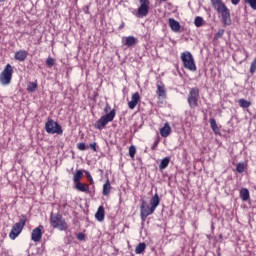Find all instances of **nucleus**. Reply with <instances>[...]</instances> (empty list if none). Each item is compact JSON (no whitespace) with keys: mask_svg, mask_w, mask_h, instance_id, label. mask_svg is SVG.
<instances>
[{"mask_svg":"<svg viewBox=\"0 0 256 256\" xmlns=\"http://www.w3.org/2000/svg\"><path fill=\"white\" fill-rule=\"evenodd\" d=\"M161 202V199H159V194L156 193L150 200V205L147 203V201L142 200L141 206H140V217L142 221H147V217L149 215H153L155 213V209L159 207V203Z\"/></svg>","mask_w":256,"mask_h":256,"instance_id":"f257e3e1","label":"nucleus"},{"mask_svg":"<svg viewBox=\"0 0 256 256\" xmlns=\"http://www.w3.org/2000/svg\"><path fill=\"white\" fill-rule=\"evenodd\" d=\"M110 111V112H109ZM104 112L106 113L102 116L96 123L94 124L95 129H99V131H103L105 127H107L108 123H111L113 119H115V109L111 110V106L109 104L104 108Z\"/></svg>","mask_w":256,"mask_h":256,"instance_id":"f03ea898","label":"nucleus"},{"mask_svg":"<svg viewBox=\"0 0 256 256\" xmlns=\"http://www.w3.org/2000/svg\"><path fill=\"white\" fill-rule=\"evenodd\" d=\"M50 225L54 229H59V231H67L68 229L67 222L63 219V216L61 214L51 213Z\"/></svg>","mask_w":256,"mask_h":256,"instance_id":"7ed1b4c3","label":"nucleus"},{"mask_svg":"<svg viewBox=\"0 0 256 256\" xmlns=\"http://www.w3.org/2000/svg\"><path fill=\"white\" fill-rule=\"evenodd\" d=\"M26 223H27V216L25 215L20 216L19 222L13 225L11 232L9 234V237L10 239H12V241H15V238L21 235V231H23V227H25Z\"/></svg>","mask_w":256,"mask_h":256,"instance_id":"20e7f679","label":"nucleus"},{"mask_svg":"<svg viewBox=\"0 0 256 256\" xmlns=\"http://www.w3.org/2000/svg\"><path fill=\"white\" fill-rule=\"evenodd\" d=\"M181 61L185 69L188 71H197V66L195 65V59L193 58V54L187 51L181 54Z\"/></svg>","mask_w":256,"mask_h":256,"instance_id":"39448f33","label":"nucleus"},{"mask_svg":"<svg viewBox=\"0 0 256 256\" xmlns=\"http://www.w3.org/2000/svg\"><path fill=\"white\" fill-rule=\"evenodd\" d=\"M13 79V66L7 64L3 71L0 73V83L3 86L11 85Z\"/></svg>","mask_w":256,"mask_h":256,"instance_id":"423d86ee","label":"nucleus"},{"mask_svg":"<svg viewBox=\"0 0 256 256\" xmlns=\"http://www.w3.org/2000/svg\"><path fill=\"white\" fill-rule=\"evenodd\" d=\"M45 131L50 135H61L63 133V128L60 124H58V122H55V120L48 118L47 122L45 123Z\"/></svg>","mask_w":256,"mask_h":256,"instance_id":"0eeeda50","label":"nucleus"},{"mask_svg":"<svg viewBox=\"0 0 256 256\" xmlns=\"http://www.w3.org/2000/svg\"><path fill=\"white\" fill-rule=\"evenodd\" d=\"M199 98H200L199 88L197 87L191 88L187 97V101L190 109H195L196 107H199Z\"/></svg>","mask_w":256,"mask_h":256,"instance_id":"6e6552de","label":"nucleus"},{"mask_svg":"<svg viewBox=\"0 0 256 256\" xmlns=\"http://www.w3.org/2000/svg\"><path fill=\"white\" fill-rule=\"evenodd\" d=\"M139 3L138 17H147V15H149V5H151V2L149 0H139Z\"/></svg>","mask_w":256,"mask_h":256,"instance_id":"1a4fd4ad","label":"nucleus"},{"mask_svg":"<svg viewBox=\"0 0 256 256\" xmlns=\"http://www.w3.org/2000/svg\"><path fill=\"white\" fill-rule=\"evenodd\" d=\"M43 237V225H40L32 230L31 239L34 243H39Z\"/></svg>","mask_w":256,"mask_h":256,"instance_id":"9d476101","label":"nucleus"},{"mask_svg":"<svg viewBox=\"0 0 256 256\" xmlns=\"http://www.w3.org/2000/svg\"><path fill=\"white\" fill-rule=\"evenodd\" d=\"M222 17V23L224 25H231V11H229V8L227 6L223 8L222 10L218 11Z\"/></svg>","mask_w":256,"mask_h":256,"instance_id":"9b49d317","label":"nucleus"},{"mask_svg":"<svg viewBox=\"0 0 256 256\" xmlns=\"http://www.w3.org/2000/svg\"><path fill=\"white\" fill-rule=\"evenodd\" d=\"M122 45L125 47H133V45H137V38H135V36L123 37Z\"/></svg>","mask_w":256,"mask_h":256,"instance_id":"f8f14e48","label":"nucleus"},{"mask_svg":"<svg viewBox=\"0 0 256 256\" xmlns=\"http://www.w3.org/2000/svg\"><path fill=\"white\" fill-rule=\"evenodd\" d=\"M169 27L174 33H179V31L181 30V24L174 18L169 19Z\"/></svg>","mask_w":256,"mask_h":256,"instance_id":"ddd939ff","label":"nucleus"},{"mask_svg":"<svg viewBox=\"0 0 256 256\" xmlns=\"http://www.w3.org/2000/svg\"><path fill=\"white\" fill-rule=\"evenodd\" d=\"M27 55H29V52L27 50H18L14 54V59L16 61L23 62L25 59H27Z\"/></svg>","mask_w":256,"mask_h":256,"instance_id":"4468645a","label":"nucleus"},{"mask_svg":"<svg viewBox=\"0 0 256 256\" xmlns=\"http://www.w3.org/2000/svg\"><path fill=\"white\" fill-rule=\"evenodd\" d=\"M139 99H141L139 92L134 93L131 97V101L128 103L129 109H135L139 103Z\"/></svg>","mask_w":256,"mask_h":256,"instance_id":"2eb2a0df","label":"nucleus"},{"mask_svg":"<svg viewBox=\"0 0 256 256\" xmlns=\"http://www.w3.org/2000/svg\"><path fill=\"white\" fill-rule=\"evenodd\" d=\"M212 7L217 11V13L223 9H225V7H227L225 5V3H223V1L221 0H210Z\"/></svg>","mask_w":256,"mask_h":256,"instance_id":"dca6fc26","label":"nucleus"},{"mask_svg":"<svg viewBox=\"0 0 256 256\" xmlns=\"http://www.w3.org/2000/svg\"><path fill=\"white\" fill-rule=\"evenodd\" d=\"M95 217L99 222L105 221V208L103 206L98 207Z\"/></svg>","mask_w":256,"mask_h":256,"instance_id":"f3484780","label":"nucleus"},{"mask_svg":"<svg viewBox=\"0 0 256 256\" xmlns=\"http://www.w3.org/2000/svg\"><path fill=\"white\" fill-rule=\"evenodd\" d=\"M160 135L161 137H169L171 135V126H169V123H165L164 127L160 129Z\"/></svg>","mask_w":256,"mask_h":256,"instance_id":"a211bd4d","label":"nucleus"},{"mask_svg":"<svg viewBox=\"0 0 256 256\" xmlns=\"http://www.w3.org/2000/svg\"><path fill=\"white\" fill-rule=\"evenodd\" d=\"M75 189H77V191H81L82 193H88L89 185L81 182H76Z\"/></svg>","mask_w":256,"mask_h":256,"instance_id":"6ab92c4d","label":"nucleus"},{"mask_svg":"<svg viewBox=\"0 0 256 256\" xmlns=\"http://www.w3.org/2000/svg\"><path fill=\"white\" fill-rule=\"evenodd\" d=\"M170 162H171V158L169 157L163 158L159 164V170L163 171L164 169H167V167H169Z\"/></svg>","mask_w":256,"mask_h":256,"instance_id":"aec40b11","label":"nucleus"},{"mask_svg":"<svg viewBox=\"0 0 256 256\" xmlns=\"http://www.w3.org/2000/svg\"><path fill=\"white\" fill-rule=\"evenodd\" d=\"M249 198H250L249 189L242 188L240 190V199H242V201H249Z\"/></svg>","mask_w":256,"mask_h":256,"instance_id":"412c9836","label":"nucleus"},{"mask_svg":"<svg viewBox=\"0 0 256 256\" xmlns=\"http://www.w3.org/2000/svg\"><path fill=\"white\" fill-rule=\"evenodd\" d=\"M158 97H166L167 92L165 91V85L157 84V91Z\"/></svg>","mask_w":256,"mask_h":256,"instance_id":"4be33fe9","label":"nucleus"},{"mask_svg":"<svg viewBox=\"0 0 256 256\" xmlns=\"http://www.w3.org/2000/svg\"><path fill=\"white\" fill-rule=\"evenodd\" d=\"M210 127L215 135H219V126H217V121L215 120V118L210 119Z\"/></svg>","mask_w":256,"mask_h":256,"instance_id":"5701e85b","label":"nucleus"},{"mask_svg":"<svg viewBox=\"0 0 256 256\" xmlns=\"http://www.w3.org/2000/svg\"><path fill=\"white\" fill-rule=\"evenodd\" d=\"M103 195L105 197H107V195H109V193H111V183L109 182V180H107L104 185H103Z\"/></svg>","mask_w":256,"mask_h":256,"instance_id":"b1692460","label":"nucleus"},{"mask_svg":"<svg viewBox=\"0 0 256 256\" xmlns=\"http://www.w3.org/2000/svg\"><path fill=\"white\" fill-rule=\"evenodd\" d=\"M145 249H147V244L145 243H140L139 245L136 246L135 248V253L136 255H141V253H143L145 251Z\"/></svg>","mask_w":256,"mask_h":256,"instance_id":"393cba45","label":"nucleus"},{"mask_svg":"<svg viewBox=\"0 0 256 256\" xmlns=\"http://www.w3.org/2000/svg\"><path fill=\"white\" fill-rule=\"evenodd\" d=\"M239 106L242 107V109H249L251 107V101L245 100V99H240L238 101Z\"/></svg>","mask_w":256,"mask_h":256,"instance_id":"a878e982","label":"nucleus"},{"mask_svg":"<svg viewBox=\"0 0 256 256\" xmlns=\"http://www.w3.org/2000/svg\"><path fill=\"white\" fill-rule=\"evenodd\" d=\"M81 179H83V171L77 170L74 174L73 181L74 183H80Z\"/></svg>","mask_w":256,"mask_h":256,"instance_id":"bb28decb","label":"nucleus"},{"mask_svg":"<svg viewBox=\"0 0 256 256\" xmlns=\"http://www.w3.org/2000/svg\"><path fill=\"white\" fill-rule=\"evenodd\" d=\"M27 91H29V93H35L37 91V82H29Z\"/></svg>","mask_w":256,"mask_h":256,"instance_id":"cd10ccee","label":"nucleus"},{"mask_svg":"<svg viewBox=\"0 0 256 256\" xmlns=\"http://www.w3.org/2000/svg\"><path fill=\"white\" fill-rule=\"evenodd\" d=\"M203 23H205V20L201 16H197L194 20L195 27H203Z\"/></svg>","mask_w":256,"mask_h":256,"instance_id":"c85d7f7f","label":"nucleus"},{"mask_svg":"<svg viewBox=\"0 0 256 256\" xmlns=\"http://www.w3.org/2000/svg\"><path fill=\"white\" fill-rule=\"evenodd\" d=\"M245 169H246V166H245L244 162H240L236 166L237 173H243L245 171Z\"/></svg>","mask_w":256,"mask_h":256,"instance_id":"c756f323","label":"nucleus"},{"mask_svg":"<svg viewBox=\"0 0 256 256\" xmlns=\"http://www.w3.org/2000/svg\"><path fill=\"white\" fill-rule=\"evenodd\" d=\"M135 153H137V148H135L134 145H131L129 147V155H130L131 159H135Z\"/></svg>","mask_w":256,"mask_h":256,"instance_id":"7c9ffc66","label":"nucleus"},{"mask_svg":"<svg viewBox=\"0 0 256 256\" xmlns=\"http://www.w3.org/2000/svg\"><path fill=\"white\" fill-rule=\"evenodd\" d=\"M244 3H247L253 11H256V0H244Z\"/></svg>","mask_w":256,"mask_h":256,"instance_id":"2f4dec72","label":"nucleus"},{"mask_svg":"<svg viewBox=\"0 0 256 256\" xmlns=\"http://www.w3.org/2000/svg\"><path fill=\"white\" fill-rule=\"evenodd\" d=\"M224 33H225V30L223 29L218 30V32L214 36V39L218 41V39H221V37H223Z\"/></svg>","mask_w":256,"mask_h":256,"instance_id":"473e14b6","label":"nucleus"},{"mask_svg":"<svg viewBox=\"0 0 256 256\" xmlns=\"http://www.w3.org/2000/svg\"><path fill=\"white\" fill-rule=\"evenodd\" d=\"M256 71V58H254V60L252 61L251 65H250V73L251 75H254Z\"/></svg>","mask_w":256,"mask_h":256,"instance_id":"72a5a7b5","label":"nucleus"},{"mask_svg":"<svg viewBox=\"0 0 256 256\" xmlns=\"http://www.w3.org/2000/svg\"><path fill=\"white\" fill-rule=\"evenodd\" d=\"M46 65L48 67H53V65H55V60L53 58H51V57L47 58Z\"/></svg>","mask_w":256,"mask_h":256,"instance_id":"f704fd0d","label":"nucleus"},{"mask_svg":"<svg viewBox=\"0 0 256 256\" xmlns=\"http://www.w3.org/2000/svg\"><path fill=\"white\" fill-rule=\"evenodd\" d=\"M77 149H79V151H85L87 149V145H85L83 142H80L77 144Z\"/></svg>","mask_w":256,"mask_h":256,"instance_id":"c9c22d12","label":"nucleus"},{"mask_svg":"<svg viewBox=\"0 0 256 256\" xmlns=\"http://www.w3.org/2000/svg\"><path fill=\"white\" fill-rule=\"evenodd\" d=\"M78 241H85V234L80 232L77 234Z\"/></svg>","mask_w":256,"mask_h":256,"instance_id":"e433bc0d","label":"nucleus"},{"mask_svg":"<svg viewBox=\"0 0 256 256\" xmlns=\"http://www.w3.org/2000/svg\"><path fill=\"white\" fill-rule=\"evenodd\" d=\"M90 149H92V151L97 152V143L93 142L90 143Z\"/></svg>","mask_w":256,"mask_h":256,"instance_id":"4c0bfd02","label":"nucleus"},{"mask_svg":"<svg viewBox=\"0 0 256 256\" xmlns=\"http://www.w3.org/2000/svg\"><path fill=\"white\" fill-rule=\"evenodd\" d=\"M85 175H86L88 181L93 179V176H91V173H89V171H85Z\"/></svg>","mask_w":256,"mask_h":256,"instance_id":"58836bf2","label":"nucleus"},{"mask_svg":"<svg viewBox=\"0 0 256 256\" xmlns=\"http://www.w3.org/2000/svg\"><path fill=\"white\" fill-rule=\"evenodd\" d=\"M239 1L241 0H231L232 5H239Z\"/></svg>","mask_w":256,"mask_h":256,"instance_id":"ea45409f","label":"nucleus"},{"mask_svg":"<svg viewBox=\"0 0 256 256\" xmlns=\"http://www.w3.org/2000/svg\"><path fill=\"white\" fill-rule=\"evenodd\" d=\"M125 27V22H122L120 26L118 27L119 30L123 29Z\"/></svg>","mask_w":256,"mask_h":256,"instance_id":"a19ab883","label":"nucleus"},{"mask_svg":"<svg viewBox=\"0 0 256 256\" xmlns=\"http://www.w3.org/2000/svg\"><path fill=\"white\" fill-rule=\"evenodd\" d=\"M89 182L91 185H93V183H95V181H93V178H90Z\"/></svg>","mask_w":256,"mask_h":256,"instance_id":"79ce46f5","label":"nucleus"},{"mask_svg":"<svg viewBox=\"0 0 256 256\" xmlns=\"http://www.w3.org/2000/svg\"><path fill=\"white\" fill-rule=\"evenodd\" d=\"M0 3H5V0H0Z\"/></svg>","mask_w":256,"mask_h":256,"instance_id":"37998d69","label":"nucleus"},{"mask_svg":"<svg viewBox=\"0 0 256 256\" xmlns=\"http://www.w3.org/2000/svg\"><path fill=\"white\" fill-rule=\"evenodd\" d=\"M219 238L222 239V238H223V235L220 234Z\"/></svg>","mask_w":256,"mask_h":256,"instance_id":"c03bdc74","label":"nucleus"},{"mask_svg":"<svg viewBox=\"0 0 256 256\" xmlns=\"http://www.w3.org/2000/svg\"><path fill=\"white\" fill-rule=\"evenodd\" d=\"M160 1H163V2H165V1H167V0H160Z\"/></svg>","mask_w":256,"mask_h":256,"instance_id":"a18cd8bd","label":"nucleus"}]
</instances>
